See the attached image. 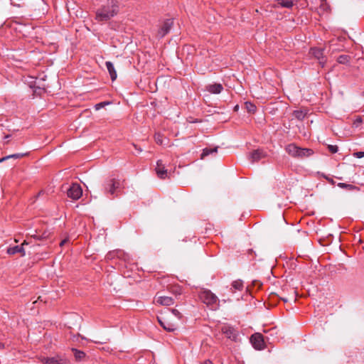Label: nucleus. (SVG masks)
Segmentation results:
<instances>
[{"instance_id": "obj_1", "label": "nucleus", "mask_w": 364, "mask_h": 364, "mask_svg": "<svg viewBox=\"0 0 364 364\" xmlns=\"http://www.w3.org/2000/svg\"><path fill=\"white\" fill-rule=\"evenodd\" d=\"M119 11V3L116 0L109 1L107 4L98 9L96 19L99 21H107L114 16Z\"/></svg>"}, {"instance_id": "obj_2", "label": "nucleus", "mask_w": 364, "mask_h": 364, "mask_svg": "<svg viewBox=\"0 0 364 364\" xmlns=\"http://www.w3.org/2000/svg\"><path fill=\"white\" fill-rule=\"evenodd\" d=\"M199 298L210 309L217 310L219 308V299L210 290L203 289L200 291Z\"/></svg>"}, {"instance_id": "obj_3", "label": "nucleus", "mask_w": 364, "mask_h": 364, "mask_svg": "<svg viewBox=\"0 0 364 364\" xmlns=\"http://www.w3.org/2000/svg\"><path fill=\"white\" fill-rule=\"evenodd\" d=\"M286 151L294 158L304 159L311 156L314 151L308 148H301L294 144H290L285 148Z\"/></svg>"}, {"instance_id": "obj_4", "label": "nucleus", "mask_w": 364, "mask_h": 364, "mask_svg": "<svg viewBox=\"0 0 364 364\" xmlns=\"http://www.w3.org/2000/svg\"><path fill=\"white\" fill-rule=\"evenodd\" d=\"M104 191L105 194H110L113 197L117 196L122 183L119 179L109 178L104 183Z\"/></svg>"}, {"instance_id": "obj_5", "label": "nucleus", "mask_w": 364, "mask_h": 364, "mask_svg": "<svg viewBox=\"0 0 364 364\" xmlns=\"http://www.w3.org/2000/svg\"><path fill=\"white\" fill-rule=\"evenodd\" d=\"M43 364H70L69 360L64 355H57L54 357H43L41 358Z\"/></svg>"}, {"instance_id": "obj_6", "label": "nucleus", "mask_w": 364, "mask_h": 364, "mask_svg": "<svg viewBox=\"0 0 364 364\" xmlns=\"http://www.w3.org/2000/svg\"><path fill=\"white\" fill-rule=\"evenodd\" d=\"M221 331L229 339L235 342H237L239 341L238 331L232 326L229 325H224L221 328Z\"/></svg>"}, {"instance_id": "obj_7", "label": "nucleus", "mask_w": 364, "mask_h": 364, "mask_svg": "<svg viewBox=\"0 0 364 364\" xmlns=\"http://www.w3.org/2000/svg\"><path fill=\"white\" fill-rule=\"evenodd\" d=\"M250 342L256 350H263L265 348L264 337L260 333H255L250 337Z\"/></svg>"}, {"instance_id": "obj_8", "label": "nucleus", "mask_w": 364, "mask_h": 364, "mask_svg": "<svg viewBox=\"0 0 364 364\" xmlns=\"http://www.w3.org/2000/svg\"><path fill=\"white\" fill-rule=\"evenodd\" d=\"M82 194V188L77 183L72 184L67 191L68 196L72 198L73 200L79 199L81 197Z\"/></svg>"}, {"instance_id": "obj_9", "label": "nucleus", "mask_w": 364, "mask_h": 364, "mask_svg": "<svg viewBox=\"0 0 364 364\" xmlns=\"http://www.w3.org/2000/svg\"><path fill=\"white\" fill-rule=\"evenodd\" d=\"M157 318H158V321H159L161 326L163 327V328L164 330H166V331L173 332V331H176L178 328L177 323H176L173 321H167V320L164 319V318H160V317H158Z\"/></svg>"}, {"instance_id": "obj_10", "label": "nucleus", "mask_w": 364, "mask_h": 364, "mask_svg": "<svg viewBox=\"0 0 364 364\" xmlns=\"http://www.w3.org/2000/svg\"><path fill=\"white\" fill-rule=\"evenodd\" d=\"M173 26V21L171 19L166 20L163 25L161 26V28L159 30L158 36L160 38H163L165 36L167 33H169L171 27Z\"/></svg>"}, {"instance_id": "obj_11", "label": "nucleus", "mask_w": 364, "mask_h": 364, "mask_svg": "<svg viewBox=\"0 0 364 364\" xmlns=\"http://www.w3.org/2000/svg\"><path fill=\"white\" fill-rule=\"evenodd\" d=\"M156 172L158 177L161 179L167 177V170L165 168V165L161 160H158L156 162Z\"/></svg>"}, {"instance_id": "obj_12", "label": "nucleus", "mask_w": 364, "mask_h": 364, "mask_svg": "<svg viewBox=\"0 0 364 364\" xmlns=\"http://www.w3.org/2000/svg\"><path fill=\"white\" fill-rule=\"evenodd\" d=\"M28 245V242L25 240L20 246L16 245L10 247L7 249V253L9 255H15L16 253H21L22 256L25 255V250L23 246Z\"/></svg>"}, {"instance_id": "obj_13", "label": "nucleus", "mask_w": 364, "mask_h": 364, "mask_svg": "<svg viewBox=\"0 0 364 364\" xmlns=\"http://www.w3.org/2000/svg\"><path fill=\"white\" fill-rule=\"evenodd\" d=\"M223 90V87L220 83L210 84L206 86V90L212 94H219Z\"/></svg>"}, {"instance_id": "obj_14", "label": "nucleus", "mask_w": 364, "mask_h": 364, "mask_svg": "<svg viewBox=\"0 0 364 364\" xmlns=\"http://www.w3.org/2000/svg\"><path fill=\"white\" fill-rule=\"evenodd\" d=\"M265 157V154L262 150L257 149L253 151L250 155V159L252 163L258 161Z\"/></svg>"}, {"instance_id": "obj_15", "label": "nucleus", "mask_w": 364, "mask_h": 364, "mask_svg": "<svg viewBox=\"0 0 364 364\" xmlns=\"http://www.w3.org/2000/svg\"><path fill=\"white\" fill-rule=\"evenodd\" d=\"M156 303L162 306H171L173 304V299L171 296H161L156 299Z\"/></svg>"}, {"instance_id": "obj_16", "label": "nucleus", "mask_w": 364, "mask_h": 364, "mask_svg": "<svg viewBox=\"0 0 364 364\" xmlns=\"http://www.w3.org/2000/svg\"><path fill=\"white\" fill-rule=\"evenodd\" d=\"M311 54L318 60H319V63L323 65L324 62L321 60L323 58V50L321 48H314L311 50Z\"/></svg>"}, {"instance_id": "obj_17", "label": "nucleus", "mask_w": 364, "mask_h": 364, "mask_svg": "<svg viewBox=\"0 0 364 364\" xmlns=\"http://www.w3.org/2000/svg\"><path fill=\"white\" fill-rule=\"evenodd\" d=\"M105 65H106V68L109 72V74L110 75L112 80V81L115 80L117 75V72L114 69L113 63L110 61H107L105 63Z\"/></svg>"}, {"instance_id": "obj_18", "label": "nucleus", "mask_w": 364, "mask_h": 364, "mask_svg": "<svg viewBox=\"0 0 364 364\" xmlns=\"http://www.w3.org/2000/svg\"><path fill=\"white\" fill-rule=\"evenodd\" d=\"M337 186L341 188L346 189V190L350 191H359L358 187H357L354 185H352V184H348V183H338Z\"/></svg>"}, {"instance_id": "obj_19", "label": "nucleus", "mask_w": 364, "mask_h": 364, "mask_svg": "<svg viewBox=\"0 0 364 364\" xmlns=\"http://www.w3.org/2000/svg\"><path fill=\"white\" fill-rule=\"evenodd\" d=\"M218 148V146L214 147V148H205L203 150V153L201 154L200 158L202 159H203L205 156H208L210 154H213L214 153H217Z\"/></svg>"}, {"instance_id": "obj_20", "label": "nucleus", "mask_w": 364, "mask_h": 364, "mask_svg": "<svg viewBox=\"0 0 364 364\" xmlns=\"http://www.w3.org/2000/svg\"><path fill=\"white\" fill-rule=\"evenodd\" d=\"M232 287L235 290L242 291L243 289V282L240 279L235 280L232 283Z\"/></svg>"}, {"instance_id": "obj_21", "label": "nucleus", "mask_w": 364, "mask_h": 364, "mask_svg": "<svg viewBox=\"0 0 364 364\" xmlns=\"http://www.w3.org/2000/svg\"><path fill=\"white\" fill-rule=\"evenodd\" d=\"M26 154H14L9 155V156L1 158L0 159V163L6 159H20V158L26 156Z\"/></svg>"}, {"instance_id": "obj_22", "label": "nucleus", "mask_w": 364, "mask_h": 364, "mask_svg": "<svg viewBox=\"0 0 364 364\" xmlns=\"http://www.w3.org/2000/svg\"><path fill=\"white\" fill-rule=\"evenodd\" d=\"M293 116L299 120H302L305 117L306 113L301 110H295L293 112Z\"/></svg>"}, {"instance_id": "obj_23", "label": "nucleus", "mask_w": 364, "mask_h": 364, "mask_svg": "<svg viewBox=\"0 0 364 364\" xmlns=\"http://www.w3.org/2000/svg\"><path fill=\"white\" fill-rule=\"evenodd\" d=\"M73 350L75 352V357L77 360H80L85 356V353L83 351L77 350L74 348Z\"/></svg>"}, {"instance_id": "obj_24", "label": "nucleus", "mask_w": 364, "mask_h": 364, "mask_svg": "<svg viewBox=\"0 0 364 364\" xmlns=\"http://www.w3.org/2000/svg\"><path fill=\"white\" fill-rule=\"evenodd\" d=\"M171 312H172L173 315L175 317H176L178 320H180L182 318V314L178 310H177L176 309H172Z\"/></svg>"}, {"instance_id": "obj_25", "label": "nucleus", "mask_w": 364, "mask_h": 364, "mask_svg": "<svg viewBox=\"0 0 364 364\" xmlns=\"http://www.w3.org/2000/svg\"><path fill=\"white\" fill-rule=\"evenodd\" d=\"M246 107L250 112H254L256 109L255 105L250 102H246Z\"/></svg>"}, {"instance_id": "obj_26", "label": "nucleus", "mask_w": 364, "mask_h": 364, "mask_svg": "<svg viewBox=\"0 0 364 364\" xmlns=\"http://www.w3.org/2000/svg\"><path fill=\"white\" fill-rule=\"evenodd\" d=\"M338 61L339 63H346L348 61V56L347 55H341L339 56Z\"/></svg>"}, {"instance_id": "obj_27", "label": "nucleus", "mask_w": 364, "mask_h": 364, "mask_svg": "<svg viewBox=\"0 0 364 364\" xmlns=\"http://www.w3.org/2000/svg\"><path fill=\"white\" fill-rule=\"evenodd\" d=\"M109 102H102L96 104L95 105V108L96 110H99L101 108L104 107L106 105H109Z\"/></svg>"}, {"instance_id": "obj_28", "label": "nucleus", "mask_w": 364, "mask_h": 364, "mask_svg": "<svg viewBox=\"0 0 364 364\" xmlns=\"http://www.w3.org/2000/svg\"><path fill=\"white\" fill-rule=\"evenodd\" d=\"M363 122V119L360 117H357L355 121L353 122V127L357 128Z\"/></svg>"}, {"instance_id": "obj_29", "label": "nucleus", "mask_w": 364, "mask_h": 364, "mask_svg": "<svg viewBox=\"0 0 364 364\" xmlns=\"http://www.w3.org/2000/svg\"><path fill=\"white\" fill-rule=\"evenodd\" d=\"M155 141L158 144H163V140H162V136L160 134H155Z\"/></svg>"}, {"instance_id": "obj_30", "label": "nucleus", "mask_w": 364, "mask_h": 364, "mask_svg": "<svg viewBox=\"0 0 364 364\" xmlns=\"http://www.w3.org/2000/svg\"><path fill=\"white\" fill-rule=\"evenodd\" d=\"M328 150L333 153L335 154L338 151V148L336 145H328Z\"/></svg>"}, {"instance_id": "obj_31", "label": "nucleus", "mask_w": 364, "mask_h": 364, "mask_svg": "<svg viewBox=\"0 0 364 364\" xmlns=\"http://www.w3.org/2000/svg\"><path fill=\"white\" fill-rule=\"evenodd\" d=\"M353 156L356 158L360 159L364 157V151H357L353 154Z\"/></svg>"}, {"instance_id": "obj_32", "label": "nucleus", "mask_w": 364, "mask_h": 364, "mask_svg": "<svg viewBox=\"0 0 364 364\" xmlns=\"http://www.w3.org/2000/svg\"><path fill=\"white\" fill-rule=\"evenodd\" d=\"M321 1V6H323L324 4H326V0H320Z\"/></svg>"}, {"instance_id": "obj_33", "label": "nucleus", "mask_w": 364, "mask_h": 364, "mask_svg": "<svg viewBox=\"0 0 364 364\" xmlns=\"http://www.w3.org/2000/svg\"><path fill=\"white\" fill-rule=\"evenodd\" d=\"M327 180H328V181H329V183H331V184H334V183H335L334 181H333V179H331V178H327Z\"/></svg>"}, {"instance_id": "obj_34", "label": "nucleus", "mask_w": 364, "mask_h": 364, "mask_svg": "<svg viewBox=\"0 0 364 364\" xmlns=\"http://www.w3.org/2000/svg\"><path fill=\"white\" fill-rule=\"evenodd\" d=\"M66 242V240H62L60 243V246H63Z\"/></svg>"}, {"instance_id": "obj_35", "label": "nucleus", "mask_w": 364, "mask_h": 364, "mask_svg": "<svg viewBox=\"0 0 364 364\" xmlns=\"http://www.w3.org/2000/svg\"><path fill=\"white\" fill-rule=\"evenodd\" d=\"M203 364H213L211 361L207 360Z\"/></svg>"}, {"instance_id": "obj_36", "label": "nucleus", "mask_w": 364, "mask_h": 364, "mask_svg": "<svg viewBox=\"0 0 364 364\" xmlns=\"http://www.w3.org/2000/svg\"><path fill=\"white\" fill-rule=\"evenodd\" d=\"M363 94H364V92H363Z\"/></svg>"}]
</instances>
